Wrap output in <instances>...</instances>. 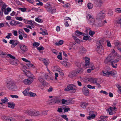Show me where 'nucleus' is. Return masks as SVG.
Masks as SVG:
<instances>
[{"mask_svg":"<svg viewBox=\"0 0 121 121\" xmlns=\"http://www.w3.org/2000/svg\"><path fill=\"white\" fill-rule=\"evenodd\" d=\"M8 106L10 108H14L15 105L13 103V102H9L8 103Z\"/></svg>","mask_w":121,"mask_h":121,"instance_id":"28","label":"nucleus"},{"mask_svg":"<svg viewBox=\"0 0 121 121\" xmlns=\"http://www.w3.org/2000/svg\"><path fill=\"white\" fill-rule=\"evenodd\" d=\"M48 11L52 13H53L56 12V9L55 8H54L52 9V7H51V8H48Z\"/></svg>","mask_w":121,"mask_h":121,"instance_id":"26","label":"nucleus"},{"mask_svg":"<svg viewBox=\"0 0 121 121\" xmlns=\"http://www.w3.org/2000/svg\"><path fill=\"white\" fill-rule=\"evenodd\" d=\"M43 35H45L48 34V33L46 30H43L41 33Z\"/></svg>","mask_w":121,"mask_h":121,"instance_id":"43","label":"nucleus"},{"mask_svg":"<svg viewBox=\"0 0 121 121\" xmlns=\"http://www.w3.org/2000/svg\"><path fill=\"white\" fill-rule=\"evenodd\" d=\"M90 116L87 117V119L90 120L91 119H94L95 118V115L94 114L93 111H91L89 112Z\"/></svg>","mask_w":121,"mask_h":121,"instance_id":"17","label":"nucleus"},{"mask_svg":"<svg viewBox=\"0 0 121 121\" xmlns=\"http://www.w3.org/2000/svg\"><path fill=\"white\" fill-rule=\"evenodd\" d=\"M8 99L6 97H5L4 99H1V101L4 103L7 102L8 101Z\"/></svg>","mask_w":121,"mask_h":121,"instance_id":"41","label":"nucleus"},{"mask_svg":"<svg viewBox=\"0 0 121 121\" xmlns=\"http://www.w3.org/2000/svg\"><path fill=\"white\" fill-rule=\"evenodd\" d=\"M44 76L46 80H49V77L48 76V74H45Z\"/></svg>","mask_w":121,"mask_h":121,"instance_id":"57","label":"nucleus"},{"mask_svg":"<svg viewBox=\"0 0 121 121\" xmlns=\"http://www.w3.org/2000/svg\"><path fill=\"white\" fill-rule=\"evenodd\" d=\"M19 47L21 50L24 52H26L28 50L27 47L24 45L20 44Z\"/></svg>","mask_w":121,"mask_h":121,"instance_id":"15","label":"nucleus"},{"mask_svg":"<svg viewBox=\"0 0 121 121\" xmlns=\"http://www.w3.org/2000/svg\"><path fill=\"white\" fill-rule=\"evenodd\" d=\"M93 4L90 3H89L87 4L88 7L89 9H91L93 8Z\"/></svg>","mask_w":121,"mask_h":121,"instance_id":"42","label":"nucleus"},{"mask_svg":"<svg viewBox=\"0 0 121 121\" xmlns=\"http://www.w3.org/2000/svg\"><path fill=\"white\" fill-rule=\"evenodd\" d=\"M30 89V88L28 87L24 91L22 92L23 93L25 96H28L29 93V90Z\"/></svg>","mask_w":121,"mask_h":121,"instance_id":"22","label":"nucleus"},{"mask_svg":"<svg viewBox=\"0 0 121 121\" xmlns=\"http://www.w3.org/2000/svg\"><path fill=\"white\" fill-rule=\"evenodd\" d=\"M61 116L66 121H68V118L67 117V116L65 115H61Z\"/></svg>","mask_w":121,"mask_h":121,"instance_id":"49","label":"nucleus"},{"mask_svg":"<svg viewBox=\"0 0 121 121\" xmlns=\"http://www.w3.org/2000/svg\"><path fill=\"white\" fill-rule=\"evenodd\" d=\"M117 108L115 107L113 108L112 107H110L107 110L108 111H113L114 110H115Z\"/></svg>","mask_w":121,"mask_h":121,"instance_id":"33","label":"nucleus"},{"mask_svg":"<svg viewBox=\"0 0 121 121\" xmlns=\"http://www.w3.org/2000/svg\"><path fill=\"white\" fill-rule=\"evenodd\" d=\"M46 6L47 7L46 8L47 10L48 8H51V7H52L50 3H46Z\"/></svg>","mask_w":121,"mask_h":121,"instance_id":"50","label":"nucleus"},{"mask_svg":"<svg viewBox=\"0 0 121 121\" xmlns=\"http://www.w3.org/2000/svg\"><path fill=\"white\" fill-rule=\"evenodd\" d=\"M114 44L116 46L120 45H121V42L117 40L115 41L114 43Z\"/></svg>","mask_w":121,"mask_h":121,"instance_id":"37","label":"nucleus"},{"mask_svg":"<svg viewBox=\"0 0 121 121\" xmlns=\"http://www.w3.org/2000/svg\"><path fill=\"white\" fill-rule=\"evenodd\" d=\"M25 75L28 77L31 78H33L34 77V75L30 71H26L25 72Z\"/></svg>","mask_w":121,"mask_h":121,"instance_id":"18","label":"nucleus"},{"mask_svg":"<svg viewBox=\"0 0 121 121\" xmlns=\"http://www.w3.org/2000/svg\"><path fill=\"white\" fill-rule=\"evenodd\" d=\"M22 60L23 61H25L26 62H29L30 63V61H29L28 60L24 58H22Z\"/></svg>","mask_w":121,"mask_h":121,"instance_id":"63","label":"nucleus"},{"mask_svg":"<svg viewBox=\"0 0 121 121\" xmlns=\"http://www.w3.org/2000/svg\"><path fill=\"white\" fill-rule=\"evenodd\" d=\"M117 87L119 91H118L119 93H121V86H120L119 85L117 86Z\"/></svg>","mask_w":121,"mask_h":121,"instance_id":"56","label":"nucleus"},{"mask_svg":"<svg viewBox=\"0 0 121 121\" xmlns=\"http://www.w3.org/2000/svg\"><path fill=\"white\" fill-rule=\"evenodd\" d=\"M105 12L104 10L100 11L98 14L97 15V18L98 19H101L104 17L105 15H104Z\"/></svg>","mask_w":121,"mask_h":121,"instance_id":"12","label":"nucleus"},{"mask_svg":"<svg viewBox=\"0 0 121 121\" xmlns=\"http://www.w3.org/2000/svg\"><path fill=\"white\" fill-rule=\"evenodd\" d=\"M88 105V103L86 102H83L81 103L80 106L82 108H85Z\"/></svg>","mask_w":121,"mask_h":121,"instance_id":"27","label":"nucleus"},{"mask_svg":"<svg viewBox=\"0 0 121 121\" xmlns=\"http://www.w3.org/2000/svg\"><path fill=\"white\" fill-rule=\"evenodd\" d=\"M14 0L16 2V3L20 5L22 4L18 0Z\"/></svg>","mask_w":121,"mask_h":121,"instance_id":"62","label":"nucleus"},{"mask_svg":"<svg viewBox=\"0 0 121 121\" xmlns=\"http://www.w3.org/2000/svg\"><path fill=\"white\" fill-rule=\"evenodd\" d=\"M35 110L34 109L28 110L25 111L24 113L26 114H28L30 116H33L34 112H35Z\"/></svg>","mask_w":121,"mask_h":121,"instance_id":"11","label":"nucleus"},{"mask_svg":"<svg viewBox=\"0 0 121 121\" xmlns=\"http://www.w3.org/2000/svg\"><path fill=\"white\" fill-rule=\"evenodd\" d=\"M115 52L114 49L112 50L111 53L107 56L106 59L104 60V63L105 64L110 63L113 68H116L117 65V64H115L116 66L114 65V64L118 62L119 60L118 59H116L115 58Z\"/></svg>","mask_w":121,"mask_h":121,"instance_id":"1","label":"nucleus"},{"mask_svg":"<svg viewBox=\"0 0 121 121\" xmlns=\"http://www.w3.org/2000/svg\"><path fill=\"white\" fill-rule=\"evenodd\" d=\"M95 33V32L94 31H90L89 32V34L91 36H92L94 35Z\"/></svg>","mask_w":121,"mask_h":121,"instance_id":"60","label":"nucleus"},{"mask_svg":"<svg viewBox=\"0 0 121 121\" xmlns=\"http://www.w3.org/2000/svg\"><path fill=\"white\" fill-rule=\"evenodd\" d=\"M16 18L17 20L20 21H22L23 20L22 18L20 17H16Z\"/></svg>","mask_w":121,"mask_h":121,"instance_id":"58","label":"nucleus"},{"mask_svg":"<svg viewBox=\"0 0 121 121\" xmlns=\"http://www.w3.org/2000/svg\"><path fill=\"white\" fill-rule=\"evenodd\" d=\"M64 41L63 40H60L58 42L55 43V44L57 45H62Z\"/></svg>","mask_w":121,"mask_h":121,"instance_id":"34","label":"nucleus"},{"mask_svg":"<svg viewBox=\"0 0 121 121\" xmlns=\"http://www.w3.org/2000/svg\"><path fill=\"white\" fill-rule=\"evenodd\" d=\"M109 75H114L115 74L114 72L112 71H109Z\"/></svg>","mask_w":121,"mask_h":121,"instance_id":"64","label":"nucleus"},{"mask_svg":"<svg viewBox=\"0 0 121 121\" xmlns=\"http://www.w3.org/2000/svg\"><path fill=\"white\" fill-rule=\"evenodd\" d=\"M83 71V69L81 68L79 69H76L70 72L69 75V76L71 78L74 77L76 76L77 73H80Z\"/></svg>","mask_w":121,"mask_h":121,"instance_id":"4","label":"nucleus"},{"mask_svg":"<svg viewBox=\"0 0 121 121\" xmlns=\"http://www.w3.org/2000/svg\"><path fill=\"white\" fill-rule=\"evenodd\" d=\"M70 108H66L65 107L63 108L64 110V112H67L70 110Z\"/></svg>","mask_w":121,"mask_h":121,"instance_id":"47","label":"nucleus"},{"mask_svg":"<svg viewBox=\"0 0 121 121\" xmlns=\"http://www.w3.org/2000/svg\"><path fill=\"white\" fill-rule=\"evenodd\" d=\"M23 30L22 29H19L18 31L19 34L20 35H23Z\"/></svg>","mask_w":121,"mask_h":121,"instance_id":"54","label":"nucleus"},{"mask_svg":"<svg viewBox=\"0 0 121 121\" xmlns=\"http://www.w3.org/2000/svg\"><path fill=\"white\" fill-rule=\"evenodd\" d=\"M62 103L63 104H71V102H69L68 103V102L66 100L64 99H62Z\"/></svg>","mask_w":121,"mask_h":121,"instance_id":"32","label":"nucleus"},{"mask_svg":"<svg viewBox=\"0 0 121 121\" xmlns=\"http://www.w3.org/2000/svg\"><path fill=\"white\" fill-rule=\"evenodd\" d=\"M87 19L88 20V22L90 24H93L95 22V19L92 16L88 14L86 16Z\"/></svg>","mask_w":121,"mask_h":121,"instance_id":"5","label":"nucleus"},{"mask_svg":"<svg viewBox=\"0 0 121 121\" xmlns=\"http://www.w3.org/2000/svg\"><path fill=\"white\" fill-rule=\"evenodd\" d=\"M73 37L74 39L76 42L78 43H80V41L79 39L74 36H73Z\"/></svg>","mask_w":121,"mask_h":121,"instance_id":"38","label":"nucleus"},{"mask_svg":"<svg viewBox=\"0 0 121 121\" xmlns=\"http://www.w3.org/2000/svg\"><path fill=\"white\" fill-rule=\"evenodd\" d=\"M39 45V43L36 42H34L33 44V46L34 47H37Z\"/></svg>","mask_w":121,"mask_h":121,"instance_id":"52","label":"nucleus"},{"mask_svg":"<svg viewBox=\"0 0 121 121\" xmlns=\"http://www.w3.org/2000/svg\"><path fill=\"white\" fill-rule=\"evenodd\" d=\"M102 73L103 74V75L104 76H105L107 77H109V72L107 71H103L102 72Z\"/></svg>","mask_w":121,"mask_h":121,"instance_id":"30","label":"nucleus"},{"mask_svg":"<svg viewBox=\"0 0 121 121\" xmlns=\"http://www.w3.org/2000/svg\"><path fill=\"white\" fill-rule=\"evenodd\" d=\"M6 87L9 89L13 90L15 84L13 81L10 79H8L6 82Z\"/></svg>","mask_w":121,"mask_h":121,"instance_id":"2","label":"nucleus"},{"mask_svg":"<svg viewBox=\"0 0 121 121\" xmlns=\"http://www.w3.org/2000/svg\"><path fill=\"white\" fill-rule=\"evenodd\" d=\"M1 118L4 121H17L15 118L7 116H3L1 117Z\"/></svg>","mask_w":121,"mask_h":121,"instance_id":"7","label":"nucleus"},{"mask_svg":"<svg viewBox=\"0 0 121 121\" xmlns=\"http://www.w3.org/2000/svg\"><path fill=\"white\" fill-rule=\"evenodd\" d=\"M75 33L76 36L77 37H79V36H80V35H84L80 31L78 30H77L76 31H75Z\"/></svg>","mask_w":121,"mask_h":121,"instance_id":"25","label":"nucleus"},{"mask_svg":"<svg viewBox=\"0 0 121 121\" xmlns=\"http://www.w3.org/2000/svg\"><path fill=\"white\" fill-rule=\"evenodd\" d=\"M37 49L39 50H43L44 49L43 47L42 46H40L37 48Z\"/></svg>","mask_w":121,"mask_h":121,"instance_id":"55","label":"nucleus"},{"mask_svg":"<svg viewBox=\"0 0 121 121\" xmlns=\"http://www.w3.org/2000/svg\"><path fill=\"white\" fill-rule=\"evenodd\" d=\"M48 111H44L42 112V115H45L47 114Z\"/></svg>","mask_w":121,"mask_h":121,"instance_id":"53","label":"nucleus"},{"mask_svg":"<svg viewBox=\"0 0 121 121\" xmlns=\"http://www.w3.org/2000/svg\"><path fill=\"white\" fill-rule=\"evenodd\" d=\"M41 115L39 111L35 110V112H34V113L33 116H39Z\"/></svg>","mask_w":121,"mask_h":121,"instance_id":"29","label":"nucleus"},{"mask_svg":"<svg viewBox=\"0 0 121 121\" xmlns=\"http://www.w3.org/2000/svg\"><path fill=\"white\" fill-rule=\"evenodd\" d=\"M88 66H85L87 68H90L87 70V72L88 73H90L91 71L95 69V67L93 64H91Z\"/></svg>","mask_w":121,"mask_h":121,"instance_id":"14","label":"nucleus"},{"mask_svg":"<svg viewBox=\"0 0 121 121\" xmlns=\"http://www.w3.org/2000/svg\"><path fill=\"white\" fill-rule=\"evenodd\" d=\"M79 52L81 54H85L86 52V49L82 46H80L79 47Z\"/></svg>","mask_w":121,"mask_h":121,"instance_id":"16","label":"nucleus"},{"mask_svg":"<svg viewBox=\"0 0 121 121\" xmlns=\"http://www.w3.org/2000/svg\"><path fill=\"white\" fill-rule=\"evenodd\" d=\"M97 78H91L89 79V81L90 82L93 83L95 84L97 82Z\"/></svg>","mask_w":121,"mask_h":121,"instance_id":"24","label":"nucleus"},{"mask_svg":"<svg viewBox=\"0 0 121 121\" xmlns=\"http://www.w3.org/2000/svg\"><path fill=\"white\" fill-rule=\"evenodd\" d=\"M36 95L35 93H33L31 92H29V93L28 96L31 97H34Z\"/></svg>","mask_w":121,"mask_h":121,"instance_id":"35","label":"nucleus"},{"mask_svg":"<svg viewBox=\"0 0 121 121\" xmlns=\"http://www.w3.org/2000/svg\"><path fill=\"white\" fill-rule=\"evenodd\" d=\"M43 61L45 65L46 66L48 65L49 63V60L46 59H44L43 60Z\"/></svg>","mask_w":121,"mask_h":121,"instance_id":"31","label":"nucleus"},{"mask_svg":"<svg viewBox=\"0 0 121 121\" xmlns=\"http://www.w3.org/2000/svg\"><path fill=\"white\" fill-rule=\"evenodd\" d=\"M8 35L6 36V38L9 39L10 38V36H12V34L11 33H8Z\"/></svg>","mask_w":121,"mask_h":121,"instance_id":"59","label":"nucleus"},{"mask_svg":"<svg viewBox=\"0 0 121 121\" xmlns=\"http://www.w3.org/2000/svg\"><path fill=\"white\" fill-rule=\"evenodd\" d=\"M100 118L101 119L100 120H99L98 121H104V120H103V119H105L107 117L105 116H101L100 117Z\"/></svg>","mask_w":121,"mask_h":121,"instance_id":"51","label":"nucleus"},{"mask_svg":"<svg viewBox=\"0 0 121 121\" xmlns=\"http://www.w3.org/2000/svg\"><path fill=\"white\" fill-rule=\"evenodd\" d=\"M76 87L74 85L72 84L68 85L67 87L64 89L65 91H71V92L73 93L75 92Z\"/></svg>","mask_w":121,"mask_h":121,"instance_id":"3","label":"nucleus"},{"mask_svg":"<svg viewBox=\"0 0 121 121\" xmlns=\"http://www.w3.org/2000/svg\"><path fill=\"white\" fill-rule=\"evenodd\" d=\"M59 53L60 55L58 56L57 58L60 60H62V58L61 56V52H60Z\"/></svg>","mask_w":121,"mask_h":121,"instance_id":"48","label":"nucleus"},{"mask_svg":"<svg viewBox=\"0 0 121 121\" xmlns=\"http://www.w3.org/2000/svg\"><path fill=\"white\" fill-rule=\"evenodd\" d=\"M82 90L83 94L85 95H87L89 94V91L87 88L84 87L83 88Z\"/></svg>","mask_w":121,"mask_h":121,"instance_id":"21","label":"nucleus"},{"mask_svg":"<svg viewBox=\"0 0 121 121\" xmlns=\"http://www.w3.org/2000/svg\"><path fill=\"white\" fill-rule=\"evenodd\" d=\"M49 100L51 101L49 103L50 105L55 104H58L60 102V100L59 99L55 97L52 98L51 99H49Z\"/></svg>","mask_w":121,"mask_h":121,"instance_id":"8","label":"nucleus"},{"mask_svg":"<svg viewBox=\"0 0 121 121\" xmlns=\"http://www.w3.org/2000/svg\"><path fill=\"white\" fill-rule=\"evenodd\" d=\"M19 10H20L22 12H25L26 10V8H20L18 9Z\"/></svg>","mask_w":121,"mask_h":121,"instance_id":"45","label":"nucleus"},{"mask_svg":"<svg viewBox=\"0 0 121 121\" xmlns=\"http://www.w3.org/2000/svg\"><path fill=\"white\" fill-rule=\"evenodd\" d=\"M33 81V79L31 80L29 79H26L24 80L23 82L26 85H30Z\"/></svg>","mask_w":121,"mask_h":121,"instance_id":"19","label":"nucleus"},{"mask_svg":"<svg viewBox=\"0 0 121 121\" xmlns=\"http://www.w3.org/2000/svg\"><path fill=\"white\" fill-rule=\"evenodd\" d=\"M38 79L39 82L42 84L43 85L45 86L47 85V83L45 81L44 79L41 77H39Z\"/></svg>","mask_w":121,"mask_h":121,"instance_id":"20","label":"nucleus"},{"mask_svg":"<svg viewBox=\"0 0 121 121\" xmlns=\"http://www.w3.org/2000/svg\"><path fill=\"white\" fill-rule=\"evenodd\" d=\"M104 24L101 21V22L98 23L97 25V26L98 27H100L104 25Z\"/></svg>","mask_w":121,"mask_h":121,"instance_id":"40","label":"nucleus"},{"mask_svg":"<svg viewBox=\"0 0 121 121\" xmlns=\"http://www.w3.org/2000/svg\"><path fill=\"white\" fill-rule=\"evenodd\" d=\"M10 24L13 26H15L16 25V22L13 20H12L11 21Z\"/></svg>","mask_w":121,"mask_h":121,"instance_id":"39","label":"nucleus"},{"mask_svg":"<svg viewBox=\"0 0 121 121\" xmlns=\"http://www.w3.org/2000/svg\"><path fill=\"white\" fill-rule=\"evenodd\" d=\"M115 11L118 13H121V8H117L115 9Z\"/></svg>","mask_w":121,"mask_h":121,"instance_id":"36","label":"nucleus"},{"mask_svg":"<svg viewBox=\"0 0 121 121\" xmlns=\"http://www.w3.org/2000/svg\"><path fill=\"white\" fill-rule=\"evenodd\" d=\"M19 43L18 41L14 40H11L9 42L10 44H12L11 46L12 48H14Z\"/></svg>","mask_w":121,"mask_h":121,"instance_id":"10","label":"nucleus"},{"mask_svg":"<svg viewBox=\"0 0 121 121\" xmlns=\"http://www.w3.org/2000/svg\"><path fill=\"white\" fill-rule=\"evenodd\" d=\"M116 22L117 24H119L121 25V17L116 20Z\"/></svg>","mask_w":121,"mask_h":121,"instance_id":"44","label":"nucleus"},{"mask_svg":"<svg viewBox=\"0 0 121 121\" xmlns=\"http://www.w3.org/2000/svg\"><path fill=\"white\" fill-rule=\"evenodd\" d=\"M10 57L11 58L14 59V60H13V62H12L10 61V64L13 65H17L18 64V60H16L15 59V58L14 56H12L10 54H8L7 55V57Z\"/></svg>","mask_w":121,"mask_h":121,"instance_id":"6","label":"nucleus"},{"mask_svg":"<svg viewBox=\"0 0 121 121\" xmlns=\"http://www.w3.org/2000/svg\"><path fill=\"white\" fill-rule=\"evenodd\" d=\"M97 47L96 48V50L97 52L101 54L103 53L104 51L100 43H97Z\"/></svg>","mask_w":121,"mask_h":121,"instance_id":"9","label":"nucleus"},{"mask_svg":"<svg viewBox=\"0 0 121 121\" xmlns=\"http://www.w3.org/2000/svg\"><path fill=\"white\" fill-rule=\"evenodd\" d=\"M76 65L78 67H81V63L80 62H77L76 63Z\"/></svg>","mask_w":121,"mask_h":121,"instance_id":"46","label":"nucleus"},{"mask_svg":"<svg viewBox=\"0 0 121 121\" xmlns=\"http://www.w3.org/2000/svg\"><path fill=\"white\" fill-rule=\"evenodd\" d=\"M61 63L67 67H69L71 65V64L69 63L66 61L61 62Z\"/></svg>","mask_w":121,"mask_h":121,"instance_id":"23","label":"nucleus"},{"mask_svg":"<svg viewBox=\"0 0 121 121\" xmlns=\"http://www.w3.org/2000/svg\"><path fill=\"white\" fill-rule=\"evenodd\" d=\"M83 59L85 61V66H87L88 65H91L92 64H90V59L86 56L83 57Z\"/></svg>","mask_w":121,"mask_h":121,"instance_id":"13","label":"nucleus"},{"mask_svg":"<svg viewBox=\"0 0 121 121\" xmlns=\"http://www.w3.org/2000/svg\"><path fill=\"white\" fill-rule=\"evenodd\" d=\"M10 96L11 97H12V98H17L18 97V96L16 95H10Z\"/></svg>","mask_w":121,"mask_h":121,"instance_id":"61","label":"nucleus"}]
</instances>
